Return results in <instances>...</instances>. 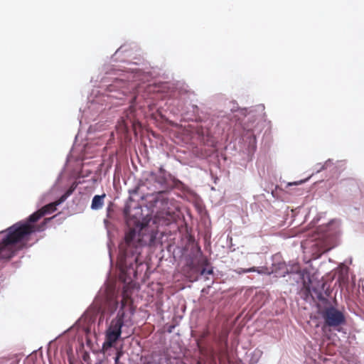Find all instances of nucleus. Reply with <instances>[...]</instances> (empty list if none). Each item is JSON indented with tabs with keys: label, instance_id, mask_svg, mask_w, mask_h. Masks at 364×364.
<instances>
[{
	"label": "nucleus",
	"instance_id": "1",
	"mask_svg": "<svg viewBox=\"0 0 364 364\" xmlns=\"http://www.w3.org/2000/svg\"><path fill=\"white\" fill-rule=\"evenodd\" d=\"M157 232L150 230L147 225L136 223L134 227H128L124 239L119 245L118 265L120 269V279L124 282L132 280V275L136 274L134 263H136L140 254L139 248L154 243Z\"/></svg>",
	"mask_w": 364,
	"mask_h": 364
},
{
	"label": "nucleus",
	"instance_id": "17",
	"mask_svg": "<svg viewBox=\"0 0 364 364\" xmlns=\"http://www.w3.org/2000/svg\"><path fill=\"white\" fill-rule=\"evenodd\" d=\"M123 121H124V122L125 126L127 127V126L128 122H127V120H125V119H124Z\"/></svg>",
	"mask_w": 364,
	"mask_h": 364
},
{
	"label": "nucleus",
	"instance_id": "7",
	"mask_svg": "<svg viewBox=\"0 0 364 364\" xmlns=\"http://www.w3.org/2000/svg\"><path fill=\"white\" fill-rule=\"evenodd\" d=\"M105 194L102 196L96 195L93 197L91 204V208L93 210L101 209L104 205V198Z\"/></svg>",
	"mask_w": 364,
	"mask_h": 364
},
{
	"label": "nucleus",
	"instance_id": "9",
	"mask_svg": "<svg viewBox=\"0 0 364 364\" xmlns=\"http://www.w3.org/2000/svg\"><path fill=\"white\" fill-rule=\"evenodd\" d=\"M284 274H301V268L297 262H294L292 264H289L287 267V269L284 272ZM285 274H284V276Z\"/></svg>",
	"mask_w": 364,
	"mask_h": 364
},
{
	"label": "nucleus",
	"instance_id": "2",
	"mask_svg": "<svg viewBox=\"0 0 364 364\" xmlns=\"http://www.w3.org/2000/svg\"><path fill=\"white\" fill-rule=\"evenodd\" d=\"M57 204L53 202L44 205L31 214L27 219L18 222L4 231L0 232V238L6 248L3 250L5 256L17 253L26 247L31 239V235L43 230V227L36 225L43 216L56 210Z\"/></svg>",
	"mask_w": 364,
	"mask_h": 364
},
{
	"label": "nucleus",
	"instance_id": "16",
	"mask_svg": "<svg viewBox=\"0 0 364 364\" xmlns=\"http://www.w3.org/2000/svg\"><path fill=\"white\" fill-rule=\"evenodd\" d=\"M130 123H131L133 126H135V122H134V121L130 120Z\"/></svg>",
	"mask_w": 364,
	"mask_h": 364
},
{
	"label": "nucleus",
	"instance_id": "6",
	"mask_svg": "<svg viewBox=\"0 0 364 364\" xmlns=\"http://www.w3.org/2000/svg\"><path fill=\"white\" fill-rule=\"evenodd\" d=\"M146 181L148 183L157 184L160 187L163 186L166 183L165 171L162 168H160L158 172H150L146 178Z\"/></svg>",
	"mask_w": 364,
	"mask_h": 364
},
{
	"label": "nucleus",
	"instance_id": "3",
	"mask_svg": "<svg viewBox=\"0 0 364 364\" xmlns=\"http://www.w3.org/2000/svg\"><path fill=\"white\" fill-rule=\"evenodd\" d=\"M134 311L135 309L131 296L126 291H124L120 309L117 316L111 321L106 331L104 346L112 347L119 338L122 333V328H128L133 326L132 316Z\"/></svg>",
	"mask_w": 364,
	"mask_h": 364
},
{
	"label": "nucleus",
	"instance_id": "18",
	"mask_svg": "<svg viewBox=\"0 0 364 364\" xmlns=\"http://www.w3.org/2000/svg\"><path fill=\"white\" fill-rule=\"evenodd\" d=\"M127 336H129V335H130L132 333H131V332H127Z\"/></svg>",
	"mask_w": 364,
	"mask_h": 364
},
{
	"label": "nucleus",
	"instance_id": "14",
	"mask_svg": "<svg viewBox=\"0 0 364 364\" xmlns=\"http://www.w3.org/2000/svg\"><path fill=\"white\" fill-rule=\"evenodd\" d=\"M117 305H118L117 301L113 302V308H112V312H114V311H116V309L117 308Z\"/></svg>",
	"mask_w": 364,
	"mask_h": 364
},
{
	"label": "nucleus",
	"instance_id": "4",
	"mask_svg": "<svg viewBox=\"0 0 364 364\" xmlns=\"http://www.w3.org/2000/svg\"><path fill=\"white\" fill-rule=\"evenodd\" d=\"M325 325L329 327H337L346 323V318L343 312L331 306L326 308L322 312Z\"/></svg>",
	"mask_w": 364,
	"mask_h": 364
},
{
	"label": "nucleus",
	"instance_id": "15",
	"mask_svg": "<svg viewBox=\"0 0 364 364\" xmlns=\"http://www.w3.org/2000/svg\"><path fill=\"white\" fill-rule=\"evenodd\" d=\"M73 190H74V188H70L65 193L68 196H70L73 193Z\"/></svg>",
	"mask_w": 364,
	"mask_h": 364
},
{
	"label": "nucleus",
	"instance_id": "5",
	"mask_svg": "<svg viewBox=\"0 0 364 364\" xmlns=\"http://www.w3.org/2000/svg\"><path fill=\"white\" fill-rule=\"evenodd\" d=\"M156 202H160L162 208L161 210L158 213V216L165 218L166 220H171L173 218L175 214L174 210L171 207L172 205L171 201L165 197V192L159 191Z\"/></svg>",
	"mask_w": 364,
	"mask_h": 364
},
{
	"label": "nucleus",
	"instance_id": "12",
	"mask_svg": "<svg viewBox=\"0 0 364 364\" xmlns=\"http://www.w3.org/2000/svg\"><path fill=\"white\" fill-rule=\"evenodd\" d=\"M68 197V195L66 193H65L64 195H63L60 199H58V200L55 201V203L57 204V205H60V203H62Z\"/></svg>",
	"mask_w": 364,
	"mask_h": 364
},
{
	"label": "nucleus",
	"instance_id": "8",
	"mask_svg": "<svg viewBox=\"0 0 364 364\" xmlns=\"http://www.w3.org/2000/svg\"><path fill=\"white\" fill-rule=\"evenodd\" d=\"M315 245L318 247V252L314 253L315 259L320 257L323 253L332 249L331 247H326L321 241H318Z\"/></svg>",
	"mask_w": 364,
	"mask_h": 364
},
{
	"label": "nucleus",
	"instance_id": "11",
	"mask_svg": "<svg viewBox=\"0 0 364 364\" xmlns=\"http://www.w3.org/2000/svg\"><path fill=\"white\" fill-rule=\"evenodd\" d=\"M253 272H257L258 273H260V271L256 269V267H255L248 269L238 268L235 270V272L237 273L238 274Z\"/></svg>",
	"mask_w": 364,
	"mask_h": 364
},
{
	"label": "nucleus",
	"instance_id": "19",
	"mask_svg": "<svg viewBox=\"0 0 364 364\" xmlns=\"http://www.w3.org/2000/svg\"><path fill=\"white\" fill-rule=\"evenodd\" d=\"M51 218H46L45 220L47 221V220H50Z\"/></svg>",
	"mask_w": 364,
	"mask_h": 364
},
{
	"label": "nucleus",
	"instance_id": "13",
	"mask_svg": "<svg viewBox=\"0 0 364 364\" xmlns=\"http://www.w3.org/2000/svg\"><path fill=\"white\" fill-rule=\"evenodd\" d=\"M122 351H118L117 353V355L114 358V364H119V358L120 357L122 356Z\"/></svg>",
	"mask_w": 364,
	"mask_h": 364
},
{
	"label": "nucleus",
	"instance_id": "10",
	"mask_svg": "<svg viewBox=\"0 0 364 364\" xmlns=\"http://www.w3.org/2000/svg\"><path fill=\"white\" fill-rule=\"evenodd\" d=\"M6 248V246H4V244L3 243V240L0 238V259H11L12 257H14L16 253H12L11 255L5 256L4 253L3 252V250Z\"/></svg>",
	"mask_w": 364,
	"mask_h": 364
}]
</instances>
